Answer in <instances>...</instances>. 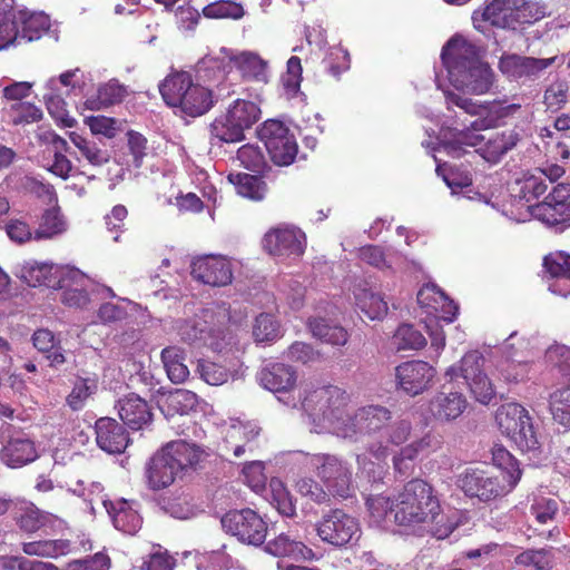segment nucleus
I'll list each match as a JSON object with an SVG mask.
<instances>
[{"label": "nucleus", "instance_id": "c03bdc74", "mask_svg": "<svg viewBox=\"0 0 570 570\" xmlns=\"http://www.w3.org/2000/svg\"><path fill=\"white\" fill-rule=\"evenodd\" d=\"M22 551L28 556L58 558L70 552V542L62 539L24 542Z\"/></svg>", "mask_w": 570, "mask_h": 570}, {"label": "nucleus", "instance_id": "f704fd0d", "mask_svg": "<svg viewBox=\"0 0 570 570\" xmlns=\"http://www.w3.org/2000/svg\"><path fill=\"white\" fill-rule=\"evenodd\" d=\"M483 157L491 163H498L507 153L512 150L520 141V135L514 130H507L485 138Z\"/></svg>", "mask_w": 570, "mask_h": 570}, {"label": "nucleus", "instance_id": "f03ea898", "mask_svg": "<svg viewBox=\"0 0 570 570\" xmlns=\"http://www.w3.org/2000/svg\"><path fill=\"white\" fill-rule=\"evenodd\" d=\"M394 523L402 527H421L438 539L450 535L454 523L442 513L433 488L421 479L407 482L395 497Z\"/></svg>", "mask_w": 570, "mask_h": 570}, {"label": "nucleus", "instance_id": "6ab92c4d", "mask_svg": "<svg viewBox=\"0 0 570 570\" xmlns=\"http://www.w3.org/2000/svg\"><path fill=\"white\" fill-rule=\"evenodd\" d=\"M480 129L479 121L464 129L442 128L439 150H444L453 158H460L465 153V147H476L485 140V136L478 132Z\"/></svg>", "mask_w": 570, "mask_h": 570}, {"label": "nucleus", "instance_id": "2f4dec72", "mask_svg": "<svg viewBox=\"0 0 570 570\" xmlns=\"http://www.w3.org/2000/svg\"><path fill=\"white\" fill-rule=\"evenodd\" d=\"M265 550L275 557H291L295 560H311L315 556L313 550L301 540L284 532L268 541Z\"/></svg>", "mask_w": 570, "mask_h": 570}, {"label": "nucleus", "instance_id": "9b49d317", "mask_svg": "<svg viewBox=\"0 0 570 570\" xmlns=\"http://www.w3.org/2000/svg\"><path fill=\"white\" fill-rule=\"evenodd\" d=\"M271 160L277 166L291 165L297 155V142L288 127L276 119L266 120L258 129Z\"/></svg>", "mask_w": 570, "mask_h": 570}, {"label": "nucleus", "instance_id": "4c0bfd02", "mask_svg": "<svg viewBox=\"0 0 570 570\" xmlns=\"http://www.w3.org/2000/svg\"><path fill=\"white\" fill-rule=\"evenodd\" d=\"M308 327L314 337L334 346L345 345L348 340L346 330L325 318H312Z\"/></svg>", "mask_w": 570, "mask_h": 570}, {"label": "nucleus", "instance_id": "a878e982", "mask_svg": "<svg viewBox=\"0 0 570 570\" xmlns=\"http://www.w3.org/2000/svg\"><path fill=\"white\" fill-rule=\"evenodd\" d=\"M118 413L124 424L140 430L150 424L153 414L147 402L136 394L126 395L118 402Z\"/></svg>", "mask_w": 570, "mask_h": 570}, {"label": "nucleus", "instance_id": "ddd939ff", "mask_svg": "<svg viewBox=\"0 0 570 570\" xmlns=\"http://www.w3.org/2000/svg\"><path fill=\"white\" fill-rule=\"evenodd\" d=\"M220 522L226 532L242 542L259 546L266 539L267 524L252 509L229 511L222 518Z\"/></svg>", "mask_w": 570, "mask_h": 570}, {"label": "nucleus", "instance_id": "37998d69", "mask_svg": "<svg viewBox=\"0 0 570 570\" xmlns=\"http://www.w3.org/2000/svg\"><path fill=\"white\" fill-rule=\"evenodd\" d=\"M161 360L168 379L173 383H181L189 375L188 367L184 363V353L177 346H168L161 351Z\"/></svg>", "mask_w": 570, "mask_h": 570}, {"label": "nucleus", "instance_id": "79ce46f5", "mask_svg": "<svg viewBox=\"0 0 570 570\" xmlns=\"http://www.w3.org/2000/svg\"><path fill=\"white\" fill-rule=\"evenodd\" d=\"M69 138L77 147L81 157L94 167H101L110 161V153L108 149L100 148L96 141L88 139L77 132H70Z\"/></svg>", "mask_w": 570, "mask_h": 570}, {"label": "nucleus", "instance_id": "c9c22d12", "mask_svg": "<svg viewBox=\"0 0 570 570\" xmlns=\"http://www.w3.org/2000/svg\"><path fill=\"white\" fill-rule=\"evenodd\" d=\"M127 94V88L124 85L116 79H111L99 86L96 96L88 98L85 104L88 109L99 110L121 102Z\"/></svg>", "mask_w": 570, "mask_h": 570}, {"label": "nucleus", "instance_id": "aec40b11", "mask_svg": "<svg viewBox=\"0 0 570 570\" xmlns=\"http://www.w3.org/2000/svg\"><path fill=\"white\" fill-rule=\"evenodd\" d=\"M543 266L551 277L549 291L562 297L570 296V254L554 252L544 257Z\"/></svg>", "mask_w": 570, "mask_h": 570}, {"label": "nucleus", "instance_id": "de8ad7c7", "mask_svg": "<svg viewBox=\"0 0 570 570\" xmlns=\"http://www.w3.org/2000/svg\"><path fill=\"white\" fill-rule=\"evenodd\" d=\"M202 13L207 19L239 20L245 16V10L235 0H217L205 6Z\"/></svg>", "mask_w": 570, "mask_h": 570}, {"label": "nucleus", "instance_id": "4468645a", "mask_svg": "<svg viewBox=\"0 0 570 570\" xmlns=\"http://www.w3.org/2000/svg\"><path fill=\"white\" fill-rule=\"evenodd\" d=\"M263 246L269 255L276 258H297L304 253L305 235L298 228L278 226L265 234Z\"/></svg>", "mask_w": 570, "mask_h": 570}, {"label": "nucleus", "instance_id": "e433bc0d", "mask_svg": "<svg viewBox=\"0 0 570 570\" xmlns=\"http://www.w3.org/2000/svg\"><path fill=\"white\" fill-rule=\"evenodd\" d=\"M355 301L361 311L371 320H380L387 313V303L366 284L360 285L354 292Z\"/></svg>", "mask_w": 570, "mask_h": 570}, {"label": "nucleus", "instance_id": "5701e85b", "mask_svg": "<svg viewBox=\"0 0 570 570\" xmlns=\"http://www.w3.org/2000/svg\"><path fill=\"white\" fill-rule=\"evenodd\" d=\"M85 274L77 268H63L58 279L59 288L63 289L61 301L65 305L76 308H85L90 303L88 293L78 286H82Z\"/></svg>", "mask_w": 570, "mask_h": 570}, {"label": "nucleus", "instance_id": "680f3d73", "mask_svg": "<svg viewBox=\"0 0 570 570\" xmlns=\"http://www.w3.org/2000/svg\"><path fill=\"white\" fill-rule=\"evenodd\" d=\"M208 326L203 320L184 321L178 326V335L188 344H203Z\"/></svg>", "mask_w": 570, "mask_h": 570}, {"label": "nucleus", "instance_id": "dca6fc26", "mask_svg": "<svg viewBox=\"0 0 570 570\" xmlns=\"http://www.w3.org/2000/svg\"><path fill=\"white\" fill-rule=\"evenodd\" d=\"M434 376V367L424 361H407L395 367L396 384L410 396L428 390Z\"/></svg>", "mask_w": 570, "mask_h": 570}, {"label": "nucleus", "instance_id": "0e129e2a", "mask_svg": "<svg viewBox=\"0 0 570 570\" xmlns=\"http://www.w3.org/2000/svg\"><path fill=\"white\" fill-rule=\"evenodd\" d=\"M569 85L567 81L558 80L551 83L544 91V105L550 110L561 109L568 100Z\"/></svg>", "mask_w": 570, "mask_h": 570}, {"label": "nucleus", "instance_id": "473e14b6", "mask_svg": "<svg viewBox=\"0 0 570 570\" xmlns=\"http://www.w3.org/2000/svg\"><path fill=\"white\" fill-rule=\"evenodd\" d=\"M198 404V396L185 389H176L159 400V409L166 417L176 414L186 415L194 411Z\"/></svg>", "mask_w": 570, "mask_h": 570}, {"label": "nucleus", "instance_id": "a211bd4d", "mask_svg": "<svg viewBox=\"0 0 570 570\" xmlns=\"http://www.w3.org/2000/svg\"><path fill=\"white\" fill-rule=\"evenodd\" d=\"M468 406L463 393L443 385L429 402V413L441 423H449L460 417Z\"/></svg>", "mask_w": 570, "mask_h": 570}, {"label": "nucleus", "instance_id": "423d86ee", "mask_svg": "<svg viewBox=\"0 0 570 570\" xmlns=\"http://www.w3.org/2000/svg\"><path fill=\"white\" fill-rule=\"evenodd\" d=\"M497 423L522 452L535 454L541 446L532 417L528 410L518 403L500 406L495 415Z\"/></svg>", "mask_w": 570, "mask_h": 570}, {"label": "nucleus", "instance_id": "cd10ccee", "mask_svg": "<svg viewBox=\"0 0 570 570\" xmlns=\"http://www.w3.org/2000/svg\"><path fill=\"white\" fill-rule=\"evenodd\" d=\"M566 61L564 56H553L544 59L520 56L517 53H503L499 61L500 71H543L554 66L560 68Z\"/></svg>", "mask_w": 570, "mask_h": 570}, {"label": "nucleus", "instance_id": "a19ab883", "mask_svg": "<svg viewBox=\"0 0 570 570\" xmlns=\"http://www.w3.org/2000/svg\"><path fill=\"white\" fill-rule=\"evenodd\" d=\"M19 39L31 42L40 39L50 29V18L42 12L21 14L19 23Z\"/></svg>", "mask_w": 570, "mask_h": 570}, {"label": "nucleus", "instance_id": "f257e3e1", "mask_svg": "<svg viewBox=\"0 0 570 570\" xmlns=\"http://www.w3.org/2000/svg\"><path fill=\"white\" fill-rule=\"evenodd\" d=\"M261 385L275 393L278 400L287 406L302 409L314 420H322L326 428L336 436L351 442H362L364 452L356 454V464L360 472L368 478H375L382 463L390 455V445L399 446L409 441L412 434V424L402 419L391 424L392 413L381 405H367L357 409L353 414L345 411L346 396L335 386L314 390L303 400L293 395L296 384V372L292 366L283 363L266 365L258 373Z\"/></svg>", "mask_w": 570, "mask_h": 570}, {"label": "nucleus", "instance_id": "338daca9", "mask_svg": "<svg viewBox=\"0 0 570 570\" xmlns=\"http://www.w3.org/2000/svg\"><path fill=\"white\" fill-rule=\"evenodd\" d=\"M498 371L508 382L523 380L528 373V362L523 358L502 360L498 364Z\"/></svg>", "mask_w": 570, "mask_h": 570}, {"label": "nucleus", "instance_id": "8fccbe9b", "mask_svg": "<svg viewBox=\"0 0 570 570\" xmlns=\"http://www.w3.org/2000/svg\"><path fill=\"white\" fill-rule=\"evenodd\" d=\"M198 372L207 384L215 386L226 383L229 377L238 376V370H227L223 365L210 361H200Z\"/></svg>", "mask_w": 570, "mask_h": 570}, {"label": "nucleus", "instance_id": "f3484780", "mask_svg": "<svg viewBox=\"0 0 570 570\" xmlns=\"http://www.w3.org/2000/svg\"><path fill=\"white\" fill-rule=\"evenodd\" d=\"M191 276L210 286H226L232 283V264L224 257L207 255L191 263Z\"/></svg>", "mask_w": 570, "mask_h": 570}, {"label": "nucleus", "instance_id": "0eeeda50", "mask_svg": "<svg viewBox=\"0 0 570 570\" xmlns=\"http://www.w3.org/2000/svg\"><path fill=\"white\" fill-rule=\"evenodd\" d=\"M487 47L461 33L453 35L441 49L442 66L446 71H492L485 61Z\"/></svg>", "mask_w": 570, "mask_h": 570}, {"label": "nucleus", "instance_id": "a18cd8bd", "mask_svg": "<svg viewBox=\"0 0 570 570\" xmlns=\"http://www.w3.org/2000/svg\"><path fill=\"white\" fill-rule=\"evenodd\" d=\"M360 258L366 264L381 269H391L401 262V255L397 252L385 253L376 245H367L360 249Z\"/></svg>", "mask_w": 570, "mask_h": 570}, {"label": "nucleus", "instance_id": "13d9d810", "mask_svg": "<svg viewBox=\"0 0 570 570\" xmlns=\"http://www.w3.org/2000/svg\"><path fill=\"white\" fill-rule=\"evenodd\" d=\"M253 335L257 342H272L281 336L279 325L271 314L256 317Z\"/></svg>", "mask_w": 570, "mask_h": 570}, {"label": "nucleus", "instance_id": "4d7b16f0", "mask_svg": "<svg viewBox=\"0 0 570 570\" xmlns=\"http://www.w3.org/2000/svg\"><path fill=\"white\" fill-rule=\"evenodd\" d=\"M11 122L16 126H24L38 122L42 119V110L31 102H16L10 108Z\"/></svg>", "mask_w": 570, "mask_h": 570}, {"label": "nucleus", "instance_id": "ea45409f", "mask_svg": "<svg viewBox=\"0 0 570 570\" xmlns=\"http://www.w3.org/2000/svg\"><path fill=\"white\" fill-rule=\"evenodd\" d=\"M228 180L235 186L236 193L242 197L262 200L266 195V184L258 176L245 173L229 174Z\"/></svg>", "mask_w": 570, "mask_h": 570}, {"label": "nucleus", "instance_id": "b1692460", "mask_svg": "<svg viewBox=\"0 0 570 570\" xmlns=\"http://www.w3.org/2000/svg\"><path fill=\"white\" fill-rule=\"evenodd\" d=\"M163 451L179 474L195 471L206 455L200 446L185 441L171 442L164 446Z\"/></svg>", "mask_w": 570, "mask_h": 570}, {"label": "nucleus", "instance_id": "09e8293b", "mask_svg": "<svg viewBox=\"0 0 570 570\" xmlns=\"http://www.w3.org/2000/svg\"><path fill=\"white\" fill-rule=\"evenodd\" d=\"M550 411L558 424L570 428V385L550 395Z\"/></svg>", "mask_w": 570, "mask_h": 570}, {"label": "nucleus", "instance_id": "39448f33", "mask_svg": "<svg viewBox=\"0 0 570 570\" xmlns=\"http://www.w3.org/2000/svg\"><path fill=\"white\" fill-rule=\"evenodd\" d=\"M259 117L261 109L255 102L244 99L235 100L225 115L215 118L210 124L212 142L215 144V140L216 142L242 141L245 138L244 131L256 124Z\"/></svg>", "mask_w": 570, "mask_h": 570}, {"label": "nucleus", "instance_id": "2eb2a0df", "mask_svg": "<svg viewBox=\"0 0 570 570\" xmlns=\"http://www.w3.org/2000/svg\"><path fill=\"white\" fill-rule=\"evenodd\" d=\"M268 62L258 53L253 51H243L238 55H228L226 49H222L219 56L207 55L197 63V71H222L226 68H236L239 71H264Z\"/></svg>", "mask_w": 570, "mask_h": 570}, {"label": "nucleus", "instance_id": "393cba45", "mask_svg": "<svg viewBox=\"0 0 570 570\" xmlns=\"http://www.w3.org/2000/svg\"><path fill=\"white\" fill-rule=\"evenodd\" d=\"M441 444L440 439L432 434L425 433L423 436L413 440L409 444L401 448V450L393 456V465L396 472L401 475H407L413 466V461L420 453L426 451H434Z\"/></svg>", "mask_w": 570, "mask_h": 570}, {"label": "nucleus", "instance_id": "052dcab7", "mask_svg": "<svg viewBox=\"0 0 570 570\" xmlns=\"http://www.w3.org/2000/svg\"><path fill=\"white\" fill-rule=\"evenodd\" d=\"M0 570H58V567L51 562L14 556L0 558Z\"/></svg>", "mask_w": 570, "mask_h": 570}, {"label": "nucleus", "instance_id": "7ed1b4c3", "mask_svg": "<svg viewBox=\"0 0 570 570\" xmlns=\"http://www.w3.org/2000/svg\"><path fill=\"white\" fill-rule=\"evenodd\" d=\"M551 14L548 0H488L472 14L473 27L483 32L484 24L517 30L532 26Z\"/></svg>", "mask_w": 570, "mask_h": 570}, {"label": "nucleus", "instance_id": "603ef678", "mask_svg": "<svg viewBox=\"0 0 570 570\" xmlns=\"http://www.w3.org/2000/svg\"><path fill=\"white\" fill-rule=\"evenodd\" d=\"M393 340L399 351L420 350L426 344V340L422 333L409 324L399 326Z\"/></svg>", "mask_w": 570, "mask_h": 570}, {"label": "nucleus", "instance_id": "c756f323", "mask_svg": "<svg viewBox=\"0 0 570 570\" xmlns=\"http://www.w3.org/2000/svg\"><path fill=\"white\" fill-rule=\"evenodd\" d=\"M443 81L458 91L471 95L489 92L494 83L493 73H440Z\"/></svg>", "mask_w": 570, "mask_h": 570}, {"label": "nucleus", "instance_id": "6e6d98bb", "mask_svg": "<svg viewBox=\"0 0 570 570\" xmlns=\"http://www.w3.org/2000/svg\"><path fill=\"white\" fill-rule=\"evenodd\" d=\"M492 461L501 470L500 475L502 479H511L514 473L519 474V480L521 479L522 471L519 468L518 461L503 446L494 445L492 448Z\"/></svg>", "mask_w": 570, "mask_h": 570}, {"label": "nucleus", "instance_id": "bf43d9fd", "mask_svg": "<svg viewBox=\"0 0 570 570\" xmlns=\"http://www.w3.org/2000/svg\"><path fill=\"white\" fill-rule=\"evenodd\" d=\"M515 563L525 567H533L535 570H551L552 557L546 549L525 550L515 557Z\"/></svg>", "mask_w": 570, "mask_h": 570}, {"label": "nucleus", "instance_id": "49530a36", "mask_svg": "<svg viewBox=\"0 0 570 570\" xmlns=\"http://www.w3.org/2000/svg\"><path fill=\"white\" fill-rule=\"evenodd\" d=\"M367 510L371 521L376 525H385L394 522L395 498L391 500L384 495L371 497L366 500Z\"/></svg>", "mask_w": 570, "mask_h": 570}, {"label": "nucleus", "instance_id": "412c9836", "mask_svg": "<svg viewBox=\"0 0 570 570\" xmlns=\"http://www.w3.org/2000/svg\"><path fill=\"white\" fill-rule=\"evenodd\" d=\"M96 441L107 453H121L126 450L129 439L121 424L111 417H100L96 421Z\"/></svg>", "mask_w": 570, "mask_h": 570}, {"label": "nucleus", "instance_id": "3c124183", "mask_svg": "<svg viewBox=\"0 0 570 570\" xmlns=\"http://www.w3.org/2000/svg\"><path fill=\"white\" fill-rule=\"evenodd\" d=\"M96 390L97 381L95 379L79 377L75 382L66 402L72 411H79L85 406L86 401L96 392Z\"/></svg>", "mask_w": 570, "mask_h": 570}, {"label": "nucleus", "instance_id": "bb28decb", "mask_svg": "<svg viewBox=\"0 0 570 570\" xmlns=\"http://www.w3.org/2000/svg\"><path fill=\"white\" fill-rule=\"evenodd\" d=\"M61 271L52 264L29 261L18 267L17 276L32 287H55L58 285Z\"/></svg>", "mask_w": 570, "mask_h": 570}, {"label": "nucleus", "instance_id": "1a4fd4ad", "mask_svg": "<svg viewBox=\"0 0 570 570\" xmlns=\"http://www.w3.org/2000/svg\"><path fill=\"white\" fill-rule=\"evenodd\" d=\"M306 464L324 482L334 495L346 499L352 493L353 472L351 464L335 454L306 455Z\"/></svg>", "mask_w": 570, "mask_h": 570}, {"label": "nucleus", "instance_id": "58836bf2", "mask_svg": "<svg viewBox=\"0 0 570 570\" xmlns=\"http://www.w3.org/2000/svg\"><path fill=\"white\" fill-rule=\"evenodd\" d=\"M68 224L59 208H50L42 214L38 227L35 229V240L52 239L63 234Z\"/></svg>", "mask_w": 570, "mask_h": 570}, {"label": "nucleus", "instance_id": "e2e57ef3", "mask_svg": "<svg viewBox=\"0 0 570 570\" xmlns=\"http://www.w3.org/2000/svg\"><path fill=\"white\" fill-rule=\"evenodd\" d=\"M559 510L557 500L546 497H537L533 499L530 511L535 520L544 524L548 521L553 520Z\"/></svg>", "mask_w": 570, "mask_h": 570}, {"label": "nucleus", "instance_id": "72a5a7b5", "mask_svg": "<svg viewBox=\"0 0 570 570\" xmlns=\"http://www.w3.org/2000/svg\"><path fill=\"white\" fill-rule=\"evenodd\" d=\"M531 215L548 226H559L570 220V204L557 203L549 197L534 206H529Z\"/></svg>", "mask_w": 570, "mask_h": 570}, {"label": "nucleus", "instance_id": "774afa93", "mask_svg": "<svg viewBox=\"0 0 570 570\" xmlns=\"http://www.w3.org/2000/svg\"><path fill=\"white\" fill-rule=\"evenodd\" d=\"M546 357L563 376L570 377V347L566 345L551 346L547 351Z\"/></svg>", "mask_w": 570, "mask_h": 570}, {"label": "nucleus", "instance_id": "6e6552de", "mask_svg": "<svg viewBox=\"0 0 570 570\" xmlns=\"http://www.w3.org/2000/svg\"><path fill=\"white\" fill-rule=\"evenodd\" d=\"M483 367V355L478 351H471L463 355L459 364L445 371V377L449 383L463 379L474 399L482 404H489L495 395V390Z\"/></svg>", "mask_w": 570, "mask_h": 570}, {"label": "nucleus", "instance_id": "864d4df0", "mask_svg": "<svg viewBox=\"0 0 570 570\" xmlns=\"http://www.w3.org/2000/svg\"><path fill=\"white\" fill-rule=\"evenodd\" d=\"M85 124L94 136H102L108 139L115 138L122 130V122L120 120L106 116L86 117Z\"/></svg>", "mask_w": 570, "mask_h": 570}, {"label": "nucleus", "instance_id": "f8f14e48", "mask_svg": "<svg viewBox=\"0 0 570 570\" xmlns=\"http://www.w3.org/2000/svg\"><path fill=\"white\" fill-rule=\"evenodd\" d=\"M322 541L334 547H344L360 538L361 529L357 520L341 509L324 514L316 525Z\"/></svg>", "mask_w": 570, "mask_h": 570}, {"label": "nucleus", "instance_id": "20e7f679", "mask_svg": "<svg viewBox=\"0 0 570 570\" xmlns=\"http://www.w3.org/2000/svg\"><path fill=\"white\" fill-rule=\"evenodd\" d=\"M223 83L213 89L195 82L190 73H168L159 85L164 101L189 117H200L207 114L224 96Z\"/></svg>", "mask_w": 570, "mask_h": 570}, {"label": "nucleus", "instance_id": "7c9ffc66", "mask_svg": "<svg viewBox=\"0 0 570 570\" xmlns=\"http://www.w3.org/2000/svg\"><path fill=\"white\" fill-rule=\"evenodd\" d=\"M106 511L110 515L115 528L126 534H135L141 528L142 520L132 503L120 499L107 505Z\"/></svg>", "mask_w": 570, "mask_h": 570}, {"label": "nucleus", "instance_id": "4be33fe9", "mask_svg": "<svg viewBox=\"0 0 570 570\" xmlns=\"http://www.w3.org/2000/svg\"><path fill=\"white\" fill-rule=\"evenodd\" d=\"M38 458L35 443L21 432L10 436L0 452L1 461L10 468H20Z\"/></svg>", "mask_w": 570, "mask_h": 570}, {"label": "nucleus", "instance_id": "69168bd1", "mask_svg": "<svg viewBox=\"0 0 570 570\" xmlns=\"http://www.w3.org/2000/svg\"><path fill=\"white\" fill-rule=\"evenodd\" d=\"M297 492L311 501L323 504L330 502V494L323 489V487L313 479L303 478L296 482Z\"/></svg>", "mask_w": 570, "mask_h": 570}, {"label": "nucleus", "instance_id": "c85d7f7f", "mask_svg": "<svg viewBox=\"0 0 570 570\" xmlns=\"http://www.w3.org/2000/svg\"><path fill=\"white\" fill-rule=\"evenodd\" d=\"M179 475L163 449L150 459L146 466L147 483L151 490L169 487Z\"/></svg>", "mask_w": 570, "mask_h": 570}, {"label": "nucleus", "instance_id": "9d476101", "mask_svg": "<svg viewBox=\"0 0 570 570\" xmlns=\"http://www.w3.org/2000/svg\"><path fill=\"white\" fill-rule=\"evenodd\" d=\"M519 474L511 479H502L500 474L493 475L480 469H469L459 478V487L471 498L480 501H490L511 492L519 483Z\"/></svg>", "mask_w": 570, "mask_h": 570}, {"label": "nucleus", "instance_id": "5fc2aeb1", "mask_svg": "<svg viewBox=\"0 0 570 570\" xmlns=\"http://www.w3.org/2000/svg\"><path fill=\"white\" fill-rule=\"evenodd\" d=\"M71 491L73 494L89 502L92 512L95 511V502L101 503L105 509H107V505L112 502L106 498L104 494V487L99 482H90L89 484H86L85 481L79 480L77 481L76 487L71 489Z\"/></svg>", "mask_w": 570, "mask_h": 570}]
</instances>
